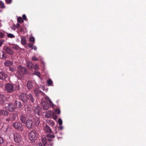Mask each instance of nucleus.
Instances as JSON below:
<instances>
[{"instance_id":"49","label":"nucleus","mask_w":146,"mask_h":146,"mask_svg":"<svg viewBox=\"0 0 146 146\" xmlns=\"http://www.w3.org/2000/svg\"><path fill=\"white\" fill-rule=\"evenodd\" d=\"M20 27V25L19 23H17L15 26V27L16 28H18Z\"/></svg>"},{"instance_id":"53","label":"nucleus","mask_w":146,"mask_h":146,"mask_svg":"<svg viewBox=\"0 0 146 146\" xmlns=\"http://www.w3.org/2000/svg\"><path fill=\"white\" fill-rule=\"evenodd\" d=\"M53 143H48V146H53Z\"/></svg>"},{"instance_id":"11","label":"nucleus","mask_w":146,"mask_h":146,"mask_svg":"<svg viewBox=\"0 0 146 146\" xmlns=\"http://www.w3.org/2000/svg\"><path fill=\"white\" fill-rule=\"evenodd\" d=\"M4 49L6 52L9 55H13L14 54V52L10 47L7 46Z\"/></svg>"},{"instance_id":"58","label":"nucleus","mask_w":146,"mask_h":146,"mask_svg":"<svg viewBox=\"0 0 146 146\" xmlns=\"http://www.w3.org/2000/svg\"><path fill=\"white\" fill-rule=\"evenodd\" d=\"M44 109H45V110H46V109H47V108H44Z\"/></svg>"},{"instance_id":"30","label":"nucleus","mask_w":146,"mask_h":146,"mask_svg":"<svg viewBox=\"0 0 146 146\" xmlns=\"http://www.w3.org/2000/svg\"><path fill=\"white\" fill-rule=\"evenodd\" d=\"M7 36L10 38H13L15 37V36L13 34L11 33H7Z\"/></svg>"},{"instance_id":"4","label":"nucleus","mask_w":146,"mask_h":146,"mask_svg":"<svg viewBox=\"0 0 146 146\" xmlns=\"http://www.w3.org/2000/svg\"><path fill=\"white\" fill-rule=\"evenodd\" d=\"M13 126L16 129L19 131H23V124L20 122H15L13 124Z\"/></svg>"},{"instance_id":"9","label":"nucleus","mask_w":146,"mask_h":146,"mask_svg":"<svg viewBox=\"0 0 146 146\" xmlns=\"http://www.w3.org/2000/svg\"><path fill=\"white\" fill-rule=\"evenodd\" d=\"M8 105L6 107L7 109L11 112L13 111L15 109V107L14 105L11 103H8Z\"/></svg>"},{"instance_id":"45","label":"nucleus","mask_w":146,"mask_h":146,"mask_svg":"<svg viewBox=\"0 0 146 146\" xmlns=\"http://www.w3.org/2000/svg\"><path fill=\"white\" fill-rule=\"evenodd\" d=\"M53 118L54 120H56L57 119V117L56 115H53Z\"/></svg>"},{"instance_id":"59","label":"nucleus","mask_w":146,"mask_h":146,"mask_svg":"<svg viewBox=\"0 0 146 146\" xmlns=\"http://www.w3.org/2000/svg\"><path fill=\"white\" fill-rule=\"evenodd\" d=\"M1 24H0V27H1Z\"/></svg>"},{"instance_id":"20","label":"nucleus","mask_w":146,"mask_h":146,"mask_svg":"<svg viewBox=\"0 0 146 146\" xmlns=\"http://www.w3.org/2000/svg\"><path fill=\"white\" fill-rule=\"evenodd\" d=\"M5 100L4 96L1 94H0V104H3L5 102Z\"/></svg>"},{"instance_id":"42","label":"nucleus","mask_w":146,"mask_h":146,"mask_svg":"<svg viewBox=\"0 0 146 146\" xmlns=\"http://www.w3.org/2000/svg\"><path fill=\"white\" fill-rule=\"evenodd\" d=\"M32 60L35 61L38 60V59L35 56L33 57Z\"/></svg>"},{"instance_id":"54","label":"nucleus","mask_w":146,"mask_h":146,"mask_svg":"<svg viewBox=\"0 0 146 146\" xmlns=\"http://www.w3.org/2000/svg\"><path fill=\"white\" fill-rule=\"evenodd\" d=\"M37 146H42V145L41 143H39L37 144Z\"/></svg>"},{"instance_id":"6","label":"nucleus","mask_w":146,"mask_h":146,"mask_svg":"<svg viewBox=\"0 0 146 146\" xmlns=\"http://www.w3.org/2000/svg\"><path fill=\"white\" fill-rule=\"evenodd\" d=\"M25 123L26 127L29 129H32L34 126L33 121L31 119H27Z\"/></svg>"},{"instance_id":"37","label":"nucleus","mask_w":146,"mask_h":146,"mask_svg":"<svg viewBox=\"0 0 146 146\" xmlns=\"http://www.w3.org/2000/svg\"><path fill=\"white\" fill-rule=\"evenodd\" d=\"M33 64L31 62H29L27 64V66L29 67V68H32V66H33Z\"/></svg>"},{"instance_id":"61","label":"nucleus","mask_w":146,"mask_h":146,"mask_svg":"<svg viewBox=\"0 0 146 146\" xmlns=\"http://www.w3.org/2000/svg\"><path fill=\"white\" fill-rule=\"evenodd\" d=\"M32 115H31V117H32Z\"/></svg>"},{"instance_id":"46","label":"nucleus","mask_w":146,"mask_h":146,"mask_svg":"<svg viewBox=\"0 0 146 146\" xmlns=\"http://www.w3.org/2000/svg\"><path fill=\"white\" fill-rule=\"evenodd\" d=\"M24 29L23 28H21L19 29V31L21 33H22L24 31Z\"/></svg>"},{"instance_id":"39","label":"nucleus","mask_w":146,"mask_h":146,"mask_svg":"<svg viewBox=\"0 0 146 146\" xmlns=\"http://www.w3.org/2000/svg\"><path fill=\"white\" fill-rule=\"evenodd\" d=\"M5 34L1 32H0V38H3L5 36Z\"/></svg>"},{"instance_id":"1","label":"nucleus","mask_w":146,"mask_h":146,"mask_svg":"<svg viewBox=\"0 0 146 146\" xmlns=\"http://www.w3.org/2000/svg\"><path fill=\"white\" fill-rule=\"evenodd\" d=\"M27 72L26 68L21 66H19L17 68V76L19 79L21 80L24 74Z\"/></svg>"},{"instance_id":"50","label":"nucleus","mask_w":146,"mask_h":146,"mask_svg":"<svg viewBox=\"0 0 146 146\" xmlns=\"http://www.w3.org/2000/svg\"><path fill=\"white\" fill-rule=\"evenodd\" d=\"M11 28L12 29L14 30H15L16 29V27H15V26H12V27H11Z\"/></svg>"},{"instance_id":"43","label":"nucleus","mask_w":146,"mask_h":146,"mask_svg":"<svg viewBox=\"0 0 146 146\" xmlns=\"http://www.w3.org/2000/svg\"><path fill=\"white\" fill-rule=\"evenodd\" d=\"M12 1V0H5V2L7 4H10Z\"/></svg>"},{"instance_id":"56","label":"nucleus","mask_w":146,"mask_h":146,"mask_svg":"<svg viewBox=\"0 0 146 146\" xmlns=\"http://www.w3.org/2000/svg\"><path fill=\"white\" fill-rule=\"evenodd\" d=\"M50 123L51 125H54V122L53 121H51L50 122Z\"/></svg>"},{"instance_id":"34","label":"nucleus","mask_w":146,"mask_h":146,"mask_svg":"<svg viewBox=\"0 0 146 146\" xmlns=\"http://www.w3.org/2000/svg\"><path fill=\"white\" fill-rule=\"evenodd\" d=\"M58 123L60 125H62V119H58Z\"/></svg>"},{"instance_id":"19","label":"nucleus","mask_w":146,"mask_h":146,"mask_svg":"<svg viewBox=\"0 0 146 146\" xmlns=\"http://www.w3.org/2000/svg\"><path fill=\"white\" fill-rule=\"evenodd\" d=\"M15 104L16 105V106L17 108H21L22 104L20 102L17 100H15Z\"/></svg>"},{"instance_id":"5","label":"nucleus","mask_w":146,"mask_h":146,"mask_svg":"<svg viewBox=\"0 0 146 146\" xmlns=\"http://www.w3.org/2000/svg\"><path fill=\"white\" fill-rule=\"evenodd\" d=\"M14 141L17 143H19L21 140V136L18 133H14L13 134Z\"/></svg>"},{"instance_id":"35","label":"nucleus","mask_w":146,"mask_h":146,"mask_svg":"<svg viewBox=\"0 0 146 146\" xmlns=\"http://www.w3.org/2000/svg\"><path fill=\"white\" fill-rule=\"evenodd\" d=\"M29 40L30 41L34 42L35 41V38L33 37L32 36L29 38Z\"/></svg>"},{"instance_id":"52","label":"nucleus","mask_w":146,"mask_h":146,"mask_svg":"<svg viewBox=\"0 0 146 146\" xmlns=\"http://www.w3.org/2000/svg\"><path fill=\"white\" fill-rule=\"evenodd\" d=\"M47 140H48V142H51L52 141V139L50 138L47 139Z\"/></svg>"},{"instance_id":"36","label":"nucleus","mask_w":146,"mask_h":146,"mask_svg":"<svg viewBox=\"0 0 146 146\" xmlns=\"http://www.w3.org/2000/svg\"><path fill=\"white\" fill-rule=\"evenodd\" d=\"M34 74L35 75H36L39 77L40 76V73L38 71H35L34 72Z\"/></svg>"},{"instance_id":"51","label":"nucleus","mask_w":146,"mask_h":146,"mask_svg":"<svg viewBox=\"0 0 146 146\" xmlns=\"http://www.w3.org/2000/svg\"><path fill=\"white\" fill-rule=\"evenodd\" d=\"M32 49H34L35 50H36L37 49V48L35 46H33V47L32 48Z\"/></svg>"},{"instance_id":"29","label":"nucleus","mask_w":146,"mask_h":146,"mask_svg":"<svg viewBox=\"0 0 146 146\" xmlns=\"http://www.w3.org/2000/svg\"><path fill=\"white\" fill-rule=\"evenodd\" d=\"M4 138L0 136V145H2L4 143Z\"/></svg>"},{"instance_id":"8","label":"nucleus","mask_w":146,"mask_h":146,"mask_svg":"<svg viewBox=\"0 0 146 146\" xmlns=\"http://www.w3.org/2000/svg\"><path fill=\"white\" fill-rule=\"evenodd\" d=\"M26 99L27 101L28 100L30 102L32 103H34L35 99L33 94L31 93L27 94H26Z\"/></svg>"},{"instance_id":"2","label":"nucleus","mask_w":146,"mask_h":146,"mask_svg":"<svg viewBox=\"0 0 146 146\" xmlns=\"http://www.w3.org/2000/svg\"><path fill=\"white\" fill-rule=\"evenodd\" d=\"M38 134L37 131L36 130L31 131L29 134V137L30 140L33 142H34L36 140Z\"/></svg>"},{"instance_id":"3","label":"nucleus","mask_w":146,"mask_h":146,"mask_svg":"<svg viewBox=\"0 0 146 146\" xmlns=\"http://www.w3.org/2000/svg\"><path fill=\"white\" fill-rule=\"evenodd\" d=\"M5 88L6 91L9 93H13L15 90L13 84L10 83L7 84L5 85Z\"/></svg>"},{"instance_id":"13","label":"nucleus","mask_w":146,"mask_h":146,"mask_svg":"<svg viewBox=\"0 0 146 146\" xmlns=\"http://www.w3.org/2000/svg\"><path fill=\"white\" fill-rule=\"evenodd\" d=\"M7 77V74L4 72H0V80H5Z\"/></svg>"},{"instance_id":"15","label":"nucleus","mask_w":146,"mask_h":146,"mask_svg":"<svg viewBox=\"0 0 146 146\" xmlns=\"http://www.w3.org/2000/svg\"><path fill=\"white\" fill-rule=\"evenodd\" d=\"M4 65L6 67H11L13 65V61H11L9 60H7L4 62Z\"/></svg>"},{"instance_id":"16","label":"nucleus","mask_w":146,"mask_h":146,"mask_svg":"<svg viewBox=\"0 0 146 146\" xmlns=\"http://www.w3.org/2000/svg\"><path fill=\"white\" fill-rule=\"evenodd\" d=\"M41 111V110L40 107L39 106H37L35 109V114L40 115Z\"/></svg>"},{"instance_id":"17","label":"nucleus","mask_w":146,"mask_h":146,"mask_svg":"<svg viewBox=\"0 0 146 146\" xmlns=\"http://www.w3.org/2000/svg\"><path fill=\"white\" fill-rule=\"evenodd\" d=\"M9 114V113L6 110H0V116L2 115L6 116Z\"/></svg>"},{"instance_id":"14","label":"nucleus","mask_w":146,"mask_h":146,"mask_svg":"<svg viewBox=\"0 0 146 146\" xmlns=\"http://www.w3.org/2000/svg\"><path fill=\"white\" fill-rule=\"evenodd\" d=\"M34 93L37 97L39 96L42 94V92L38 88H36L34 90Z\"/></svg>"},{"instance_id":"26","label":"nucleus","mask_w":146,"mask_h":146,"mask_svg":"<svg viewBox=\"0 0 146 146\" xmlns=\"http://www.w3.org/2000/svg\"><path fill=\"white\" fill-rule=\"evenodd\" d=\"M17 21L18 23H22L24 22L23 19L21 17H18L17 19Z\"/></svg>"},{"instance_id":"31","label":"nucleus","mask_w":146,"mask_h":146,"mask_svg":"<svg viewBox=\"0 0 146 146\" xmlns=\"http://www.w3.org/2000/svg\"><path fill=\"white\" fill-rule=\"evenodd\" d=\"M35 125H38L40 123V121L38 118H37L35 119Z\"/></svg>"},{"instance_id":"25","label":"nucleus","mask_w":146,"mask_h":146,"mask_svg":"<svg viewBox=\"0 0 146 146\" xmlns=\"http://www.w3.org/2000/svg\"><path fill=\"white\" fill-rule=\"evenodd\" d=\"M47 84L49 86H53V82L51 79H49L47 80Z\"/></svg>"},{"instance_id":"24","label":"nucleus","mask_w":146,"mask_h":146,"mask_svg":"<svg viewBox=\"0 0 146 146\" xmlns=\"http://www.w3.org/2000/svg\"><path fill=\"white\" fill-rule=\"evenodd\" d=\"M46 117L47 118H50L51 117V111H48L46 112L45 114Z\"/></svg>"},{"instance_id":"41","label":"nucleus","mask_w":146,"mask_h":146,"mask_svg":"<svg viewBox=\"0 0 146 146\" xmlns=\"http://www.w3.org/2000/svg\"><path fill=\"white\" fill-rule=\"evenodd\" d=\"M22 17H23V19L24 20H25V21H27V20L26 15L25 14H23V15Z\"/></svg>"},{"instance_id":"32","label":"nucleus","mask_w":146,"mask_h":146,"mask_svg":"<svg viewBox=\"0 0 146 146\" xmlns=\"http://www.w3.org/2000/svg\"><path fill=\"white\" fill-rule=\"evenodd\" d=\"M49 104L50 105V106L51 107H54L55 105L49 99Z\"/></svg>"},{"instance_id":"12","label":"nucleus","mask_w":146,"mask_h":146,"mask_svg":"<svg viewBox=\"0 0 146 146\" xmlns=\"http://www.w3.org/2000/svg\"><path fill=\"white\" fill-rule=\"evenodd\" d=\"M19 98L23 102L24 104L26 103L27 100L26 99V94L23 93L21 94L19 96Z\"/></svg>"},{"instance_id":"57","label":"nucleus","mask_w":146,"mask_h":146,"mask_svg":"<svg viewBox=\"0 0 146 146\" xmlns=\"http://www.w3.org/2000/svg\"><path fill=\"white\" fill-rule=\"evenodd\" d=\"M34 68L36 70V66H35V67H34Z\"/></svg>"},{"instance_id":"48","label":"nucleus","mask_w":146,"mask_h":146,"mask_svg":"<svg viewBox=\"0 0 146 146\" xmlns=\"http://www.w3.org/2000/svg\"><path fill=\"white\" fill-rule=\"evenodd\" d=\"M63 128V127L61 125H60V126L58 127V130H61Z\"/></svg>"},{"instance_id":"22","label":"nucleus","mask_w":146,"mask_h":146,"mask_svg":"<svg viewBox=\"0 0 146 146\" xmlns=\"http://www.w3.org/2000/svg\"><path fill=\"white\" fill-rule=\"evenodd\" d=\"M21 42L23 45H25L27 43L25 37H22L21 38Z\"/></svg>"},{"instance_id":"21","label":"nucleus","mask_w":146,"mask_h":146,"mask_svg":"<svg viewBox=\"0 0 146 146\" xmlns=\"http://www.w3.org/2000/svg\"><path fill=\"white\" fill-rule=\"evenodd\" d=\"M42 141L44 146H48V142L46 138L44 137L43 138Z\"/></svg>"},{"instance_id":"28","label":"nucleus","mask_w":146,"mask_h":146,"mask_svg":"<svg viewBox=\"0 0 146 146\" xmlns=\"http://www.w3.org/2000/svg\"><path fill=\"white\" fill-rule=\"evenodd\" d=\"M7 58L6 54H5L3 52V54H2L1 57V58L6 59Z\"/></svg>"},{"instance_id":"44","label":"nucleus","mask_w":146,"mask_h":146,"mask_svg":"<svg viewBox=\"0 0 146 146\" xmlns=\"http://www.w3.org/2000/svg\"><path fill=\"white\" fill-rule=\"evenodd\" d=\"M33 44H32V43H29V44L28 46L29 48H31V49H32V48L33 47Z\"/></svg>"},{"instance_id":"7","label":"nucleus","mask_w":146,"mask_h":146,"mask_svg":"<svg viewBox=\"0 0 146 146\" xmlns=\"http://www.w3.org/2000/svg\"><path fill=\"white\" fill-rule=\"evenodd\" d=\"M17 117V115L15 113L11 114L9 115V117L5 119L6 121L9 122L13 121L15 120Z\"/></svg>"},{"instance_id":"47","label":"nucleus","mask_w":146,"mask_h":146,"mask_svg":"<svg viewBox=\"0 0 146 146\" xmlns=\"http://www.w3.org/2000/svg\"><path fill=\"white\" fill-rule=\"evenodd\" d=\"M9 67V70L10 71H11L12 72H13L14 71V68L13 67Z\"/></svg>"},{"instance_id":"27","label":"nucleus","mask_w":146,"mask_h":146,"mask_svg":"<svg viewBox=\"0 0 146 146\" xmlns=\"http://www.w3.org/2000/svg\"><path fill=\"white\" fill-rule=\"evenodd\" d=\"M5 7V6L4 3L0 0V8L3 9Z\"/></svg>"},{"instance_id":"55","label":"nucleus","mask_w":146,"mask_h":146,"mask_svg":"<svg viewBox=\"0 0 146 146\" xmlns=\"http://www.w3.org/2000/svg\"><path fill=\"white\" fill-rule=\"evenodd\" d=\"M3 52L2 51H0V58H1L2 54H3Z\"/></svg>"},{"instance_id":"10","label":"nucleus","mask_w":146,"mask_h":146,"mask_svg":"<svg viewBox=\"0 0 146 146\" xmlns=\"http://www.w3.org/2000/svg\"><path fill=\"white\" fill-rule=\"evenodd\" d=\"M20 119L21 122L23 124H25L27 121V118L26 116L24 114H21L19 115Z\"/></svg>"},{"instance_id":"60","label":"nucleus","mask_w":146,"mask_h":146,"mask_svg":"<svg viewBox=\"0 0 146 146\" xmlns=\"http://www.w3.org/2000/svg\"><path fill=\"white\" fill-rule=\"evenodd\" d=\"M17 86L18 87H19V85H18Z\"/></svg>"},{"instance_id":"38","label":"nucleus","mask_w":146,"mask_h":146,"mask_svg":"<svg viewBox=\"0 0 146 146\" xmlns=\"http://www.w3.org/2000/svg\"><path fill=\"white\" fill-rule=\"evenodd\" d=\"M55 112L58 114H59L60 113V110L59 109L57 108L55 110Z\"/></svg>"},{"instance_id":"18","label":"nucleus","mask_w":146,"mask_h":146,"mask_svg":"<svg viewBox=\"0 0 146 146\" xmlns=\"http://www.w3.org/2000/svg\"><path fill=\"white\" fill-rule=\"evenodd\" d=\"M45 131L47 133H52V130L50 127L47 125H46L44 128Z\"/></svg>"},{"instance_id":"40","label":"nucleus","mask_w":146,"mask_h":146,"mask_svg":"<svg viewBox=\"0 0 146 146\" xmlns=\"http://www.w3.org/2000/svg\"><path fill=\"white\" fill-rule=\"evenodd\" d=\"M4 42V40L0 39V47L2 46Z\"/></svg>"},{"instance_id":"23","label":"nucleus","mask_w":146,"mask_h":146,"mask_svg":"<svg viewBox=\"0 0 146 146\" xmlns=\"http://www.w3.org/2000/svg\"><path fill=\"white\" fill-rule=\"evenodd\" d=\"M27 87L28 89H31L33 87V85L32 82L30 81H29L27 83Z\"/></svg>"},{"instance_id":"33","label":"nucleus","mask_w":146,"mask_h":146,"mask_svg":"<svg viewBox=\"0 0 146 146\" xmlns=\"http://www.w3.org/2000/svg\"><path fill=\"white\" fill-rule=\"evenodd\" d=\"M46 137L48 138H53L55 137V136L53 135L48 134L47 135Z\"/></svg>"}]
</instances>
